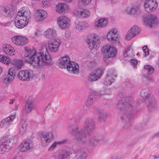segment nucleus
<instances>
[{"instance_id": "53", "label": "nucleus", "mask_w": 159, "mask_h": 159, "mask_svg": "<svg viewBox=\"0 0 159 159\" xmlns=\"http://www.w3.org/2000/svg\"><path fill=\"white\" fill-rule=\"evenodd\" d=\"M131 48V47L130 46H128L126 48H125V50L124 51V55L125 57H127L128 55L127 54L128 52L130 51Z\"/></svg>"}, {"instance_id": "12", "label": "nucleus", "mask_w": 159, "mask_h": 159, "mask_svg": "<svg viewBox=\"0 0 159 159\" xmlns=\"http://www.w3.org/2000/svg\"><path fill=\"white\" fill-rule=\"evenodd\" d=\"M143 6L145 10L148 12L155 10L157 4L156 0H146Z\"/></svg>"}, {"instance_id": "9", "label": "nucleus", "mask_w": 159, "mask_h": 159, "mask_svg": "<svg viewBox=\"0 0 159 159\" xmlns=\"http://www.w3.org/2000/svg\"><path fill=\"white\" fill-rule=\"evenodd\" d=\"M57 21L59 27L62 29H67L70 26V21L67 16H61L57 19Z\"/></svg>"}, {"instance_id": "45", "label": "nucleus", "mask_w": 159, "mask_h": 159, "mask_svg": "<svg viewBox=\"0 0 159 159\" xmlns=\"http://www.w3.org/2000/svg\"><path fill=\"white\" fill-rule=\"evenodd\" d=\"M10 10L8 8H4L2 10V13L3 15L8 16H10Z\"/></svg>"}, {"instance_id": "29", "label": "nucleus", "mask_w": 159, "mask_h": 159, "mask_svg": "<svg viewBox=\"0 0 159 159\" xmlns=\"http://www.w3.org/2000/svg\"><path fill=\"white\" fill-rule=\"evenodd\" d=\"M2 48L4 52L7 55H13L15 54V50L13 47L10 45L4 44Z\"/></svg>"}, {"instance_id": "59", "label": "nucleus", "mask_w": 159, "mask_h": 159, "mask_svg": "<svg viewBox=\"0 0 159 159\" xmlns=\"http://www.w3.org/2000/svg\"><path fill=\"white\" fill-rule=\"evenodd\" d=\"M120 158L118 156H115L112 157L111 159H120Z\"/></svg>"}, {"instance_id": "31", "label": "nucleus", "mask_w": 159, "mask_h": 159, "mask_svg": "<svg viewBox=\"0 0 159 159\" xmlns=\"http://www.w3.org/2000/svg\"><path fill=\"white\" fill-rule=\"evenodd\" d=\"M75 27L77 30H85L88 27V24L85 21L79 22L75 24Z\"/></svg>"}, {"instance_id": "27", "label": "nucleus", "mask_w": 159, "mask_h": 159, "mask_svg": "<svg viewBox=\"0 0 159 159\" xmlns=\"http://www.w3.org/2000/svg\"><path fill=\"white\" fill-rule=\"evenodd\" d=\"M56 31L53 28H49L47 30L43 33V36L47 39H51L57 35Z\"/></svg>"}, {"instance_id": "28", "label": "nucleus", "mask_w": 159, "mask_h": 159, "mask_svg": "<svg viewBox=\"0 0 159 159\" xmlns=\"http://www.w3.org/2000/svg\"><path fill=\"white\" fill-rule=\"evenodd\" d=\"M116 74L114 72H111V71L108 72V75L104 80V84L106 85L111 84L114 81L116 77Z\"/></svg>"}, {"instance_id": "64", "label": "nucleus", "mask_w": 159, "mask_h": 159, "mask_svg": "<svg viewBox=\"0 0 159 159\" xmlns=\"http://www.w3.org/2000/svg\"><path fill=\"white\" fill-rule=\"evenodd\" d=\"M111 1V2H116V1L117 0H110Z\"/></svg>"}, {"instance_id": "15", "label": "nucleus", "mask_w": 159, "mask_h": 159, "mask_svg": "<svg viewBox=\"0 0 159 159\" xmlns=\"http://www.w3.org/2000/svg\"><path fill=\"white\" fill-rule=\"evenodd\" d=\"M16 26L19 29H22L25 27L28 23V21L24 19L22 17L17 15L14 20Z\"/></svg>"}, {"instance_id": "46", "label": "nucleus", "mask_w": 159, "mask_h": 159, "mask_svg": "<svg viewBox=\"0 0 159 159\" xmlns=\"http://www.w3.org/2000/svg\"><path fill=\"white\" fill-rule=\"evenodd\" d=\"M93 72L96 75H98V77L99 78L102 75L103 73V70L101 68H98L95 70Z\"/></svg>"}, {"instance_id": "58", "label": "nucleus", "mask_w": 159, "mask_h": 159, "mask_svg": "<svg viewBox=\"0 0 159 159\" xmlns=\"http://www.w3.org/2000/svg\"><path fill=\"white\" fill-rule=\"evenodd\" d=\"M153 159H157L159 158V154H157L153 156Z\"/></svg>"}, {"instance_id": "4", "label": "nucleus", "mask_w": 159, "mask_h": 159, "mask_svg": "<svg viewBox=\"0 0 159 159\" xmlns=\"http://www.w3.org/2000/svg\"><path fill=\"white\" fill-rule=\"evenodd\" d=\"M102 51L104 56L107 58L114 57L117 54L116 48L109 45L104 46L102 50Z\"/></svg>"}, {"instance_id": "13", "label": "nucleus", "mask_w": 159, "mask_h": 159, "mask_svg": "<svg viewBox=\"0 0 159 159\" xmlns=\"http://www.w3.org/2000/svg\"><path fill=\"white\" fill-rule=\"evenodd\" d=\"M33 74L31 70H22L19 72L17 76L22 81H28L32 77Z\"/></svg>"}, {"instance_id": "14", "label": "nucleus", "mask_w": 159, "mask_h": 159, "mask_svg": "<svg viewBox=\"0 0 159 159\" xmlns=\"http://www.w3.org/2000/svg\"><path fill=\"white\" fill-rule=\"evenodd\" d=\"M126 11L129 14L136 16L140 15L142 13L140 6L139 5H134L131 7H128Z\"/></svg>"}, {"instance_id": "55", "label": "nucleus", "mask_w": 159, "mask_h": 159, "mask_svg": "<svg viewBox=\"0 0 159 159\" xmlns=\"http://www.w3.org/2000/svg\"><path fill=\"white\" fill-rule=\"evenodd\" d=\"M92 0H81L83 3L86 5L89 4Z\"/></svg>"}, {"instance_id": "6", "label": "nucleus", "mask_w": 159, "mask_h": 159, "mask_svg": "<svg viewBox=\"0 0 159 159\" xmlns=\"http://www.w3.org/2000/svg\"><path fill=\"white\" fill-rule=\"evenodd\" d=\"M15 143L13 138L3 139L0 142V153L2 154L7 151L10 146Z\"/></svg>"}, {"instance_id": "22", "label": "nucleus", "mask_w": 159, "mask_h": 159, "mask_svg": "<svg viewBox=\"0 0 159 159\" xmlns=\"http://www.w3.org/2000/svg\"><path fill=\"white\" fill-rule=\"evenodd\" d=\"M36 106L34 100L31 97H30L27 100L25 104V110L26 113H30L33 110L35 109Z\"/></svg>"}, {"instance_id": "60", "label": "nucleus", "mask_w": 159, "mask_h": 159, "mask_svg": "<svg viewBox=\"0 0 159 159\" xmlns=\"http://www.w3.org/2000/svg\"><path fill=\"white\" fill-rule=\"evenodd\" d=\"M154 138H157L159 137V131L153 135Z\"/></svg>"}, {"instance_id": "41", "label": "nucleus", "mask_w": 159, "mask_h": 159, "mask_svg": "<svg viewBox=\"0 0 159 159\" xmlns=\"http://www.w3.org/2000/svg\"><path fill=\"white\" fill-rule=\"evenodd\" d=\"M129 30L134 36L138 34L140 32V29L136 25H134Z\"/></svg>"}, {"instance_id": "10", "label": "nucleus", "mask_w": 159, "mask_h": 159, "mask_svg": "<svg viewBox=\"0 0 159 159\" xmlns=\"http://www.w3.org/2000/svg\"><path fill=\"white\" fill-rule=\"evenodd\" d=\"M53 135L51 132L46 133L42 135L41 139V145L45 147L48 145L52 140Z\"/></svg>"}, {"instance_id": "2", "label": "nucleus", "mask_w": 159, "mask_h": 159, "mask_svg": "<svg viewBox=\"0 0 159 159\" xmlns=\"http://www.w3.org/2000/svg\"><path fill=\"white\" fill-rule=\"evenodd\" d=\"M67 128L70 133L74 135L75 138L80 145L84 147H87L89 145L95 146L101 141L100 137L93 135L86 136L84 129H80L78 125L74 126L73 125H70Z\"/></svg>"}, {"instance_id": "34", "label": "nucleus", "mask_w": 159, "mask_h": 159, "mask_svg": "<svg viewBox=\"0 0 159 159\" xmlns=\"http://www.w3.org/2000/svg\"><path fill=\"white\" fill-rule=\"evenodd\" d=\"M67 141V140L64 139L62 140L58 141H56L53 142L48 148V151L49 152L53 151L56 148L61 145L64 144Z\"/></svg>"}, {"instance_id": "24", "label": "nucleus", "mask_w": 159, "mask_h": 159, "mask_svg": "<svg viewBox=\"0 0 159 159\" xmlns=\"http://www.w3.org/2000/svg\"><path fill=\"white\" fill-rule=\"evenodd\" d=\"M66 68L70 73L75 74L78 72L79 66L77 63L71 61Z\"/></svg>"}, {"instance_id": "44", "label": "nucleus", "mask_w": 159, "mask_h": 159, "mask_svg": "<svg viewBox=\"0 0 159 159\" xmlns=\"http://www.w3.org/2000/svg\"><path fill=\"white\" fill-rule=\"evenodd\" d=\"M94 101L93 98L88 97L86 101V106L88 107L91 106L94 102Z\"/></svg>"}, {"instance_id": "47", "label": "nucleus", "mask_w": 159, "mask_h": 159, "mask_svg": "<svg viewBox=\"0 0 159 159\" xmlns=\"http://www.w3.org/2000/svg\"><path fill=\"white\" fill-rule=\"evenodd\" d=\"M134 37V35L129 30L125 36V39L127 40H129Z\"/></svg>"}, {"instance_id": "17", "label": "nucleus", "mask_w": 159, "mask_h": 159, "mask_svg": "<svg viewBox=\"0 0 159 159\" xmlns=\"http://www.w3.org/2000/svg\"><path fill=\"white\" fill-rule=\"evenodd\" d=\"M85 131L87 133H90L93 131L95 129V125L93 120L87 119L84 122Z\"/></svg>"}, {"instance_id": "49", "label": "nucleus", "mask_w": 159, "mask_h": 159, "mask_svg": "<svg viewBox=\"0 0 159 159\" xmlns=\"http://www.w3.org/2000/svg\"><path fill=\"white\" fill-rule=\"evenodd\" d=\"M52 0H43L42 3L45 7L49 6L52 2Z\"/></svg>"}, {"instance_id": "42", "label": "nucleus", "mask_w": 159, "mask_h": 159, "mask_svg": "<svg viewBox=\"0 0 159 159\" xmlns=\"http://www.w3.org/2000/svg\"><path fill=\"white\" fill-rule=\"evenodd\" d=\"M98 76V75H96L93 72L89 75L88 80L90 81H96L99 79Z\"/></svg>"}, {"instance_id": "62", "label": "nucleus", "mask_w": 159, "mask_h": 159, "mask_svg": "<svg viewBox=\"0 0 159 159\" xmlns=\"http://www.w3.org/2000/svg\"><path fill=\"white\" fill-rule=\"evenodd\" d=\"M14 99H11L10 100L9 104H12L13 103Z\"/></svg>"}, {"instance_id": "54", "label": "nucleus", "mask_w": 159, "mask_h": 159, "mask_svg": "<svg viewBox=\"0 0 159 159\" xmlns=\"http://www.w3.org/2000/svg\"><path fill=\"white\" fill-rule=\"evenodd\" d=\"M130 63L134 67L136 66V64L138 63L137 60L135 59H133L131 60L130 61Z\"/></svg>"}, {"instance_id": "18", "label": "nucleus", "mask_w": 159, "mask_h": 159, "mask_svg": "<svg viewBox=\"0 0 159 159\" xmlns=\"http://www.w3.org/2000/svg\"><path fill=\"white\" fill-rule=\"evenodd\" d=\"M17 15L22 17L24 19H26L27 21H29L31 14L29 8L25 7H22L19 10Z\"/></svg>"}, {"instance_id": "51", "label": "nucleus", "mask_w": 159, "mask_h": 159, "mask_svg": "<svg viewBox=\"0 0 159 159\" xmlns=\"http://www.w3.org/2000/svg\"><path fill=\"white\" fill-rule=\"evenodd\" d=\"M98 93H100V92L96 93L95 91H92L90 92L89 97L93 98V99H95V96L97 95L99 97V95H98Z\"/></svg>"}, {"instance_id": "36", "label": "nucleus", "mask_w": 159, "mask_h": 159, "mask_svg": "<svg viewBox=\"0 0 159 159\" xmlns=\"http://www.w3.org/2000/svg\"><path fill=\"white\" fill-rule=\"evenodd\" d=\"M150 93V90L148 88L143 89L141 90L140 94L142 97L147 100L149 98Z\"/></svg>"}, {"instance_id": "20", "label": "nucleus", "mask_w": 159, "mask_h": 159, "mask_svg": "<svg viewBox=\"0 0 159 159\" xmlns=\"http://www.w3.org/2000/svg\"><path fill=\"white\" fill-rule=\"evenodd\" d=\"M15 70L14 68H11L9 70L7 74L4 76L3 81L5 83L8 84L12 81L14 79Z\"/></svg>"}, {"instance_id": "33", "label": "nucleus", "mask_w": 159, "mask_h": 159, "mask_svg": "<svg viewBox=\"0 0 159 159\" xmlns=\"http://www.w3.org/2000/svg\"><path fill=\"white\" fill-rule=\"evenodd\" d=\"M107 18H101L98 20L94 24L96 28H99L105 27L107 23Z\"/></svg>"}, {"instance_id": "32", "label": "nucleus", "mask_w": 159, "mask_h": 159, "mask_svg": "<svg viewBox=\"0 0 159 159\" xmlns=\"http://www.w3.org/2000/svg\"><path fill=\"white\" fill-rule=\"evenodd\" d=\"M146 102L149 110L153 111L157 109V106L153 98H151L150 99H148L146 101Z\"/></svg>"}, {"instance_id": "16", "label": "nucleus", "mask_w": 159, "mask_h": 159, "mask_svg": "<svg viewBox=\"0 0 159 159\" xmlns=\"http://www.w3.org/2000/svg\"><path fill=\"white\" fill-rule=\"evenodd\" d=\"M12 41L13 43L19 46H23L26 44L28 42L27 39L20 36H15L12 38Z\"/></svg>"}, {"instance_id": "56", "label": "nucleus", "mask_w": 159, "mask_h": 159, "mask_svg": "<svg viewBox=\"0 0 159 159\" xmlns=\"http://www.w3.org/2000/svg\"><path fill=\"white\" fill-rule=\"evenodd\" d=\"M34 35L36 37L39 36L41 35V32L40 30L37 31L35 33Z\"/></svg>"}, {"instance_id": "25", "label": "nucleus", "mask_w": 159, "mask_h": 159, "mask_svg": "<svg viewBox=\"0 0 159 159\" xmlns=\"http://www.w3.org/2000/svg\"><path fill=\"white\" fill-rule=\"evenodd\" d=\"M48 16L46 12L43 10H38L35 15V19L37 21H43Z\"/></svg>"}, {"instance_id": "37", "label": "nucleus", "mask_w": 159, "mask_h": 159, "mask_svg": "<svg viewBox=\"0 0 159 159\" xmlns=\"http://www.w3.org/2000/svg\"><path fill=\"white\" fill-rule=\"evenodd\" d=\"M11 63L17 69H20L23 66L24 62L22 60L15 59L12 61Z\"/></svg>"}, {"instance_id": "38", "label": "nucleus", "mask_w": 159, "mask_h": 159, "mask_svg": "<svg viewBox=\"0 0 159 159\" xmlns=\"http://www.w3.org/2000/svg\"><path fill=\"white\" fill-rule=\"evenodd\" d=\"M98 118L100 121H105L108 118V115L103 111L101 110L99 112Z\"/></svg>"}, {"instance_id": "8", "label": "nucleus", "mask_w": 159, "mask_h": 159, "mask_svg": "<svg viewBox=\"0 0 159 159\" xmlns=\"http://www.w3.org/2000/svg\"><path fill=\"white\" fill-rule=\"evenodd\" d=\"M61 44V40L58 38H55L53 41L48 43V50L52 52L55 53L58 51Z\"/></svg>"}, {"instance_id": "52", "label": "nucleus", "mask_w": 159, "mask_h": 159, "mask_svg": "<svg viewBox=\"0 0 159 159\" xmlns=\"http://www.w3.org/2000/svg\"><path fill=\"white\" fill-rule=\"evenodd\" d=\"M143 50L144 53V56L145 57L149 55V50L146 46H144L143 47Z\"/></svg>"}, {"instance_id": "48", "label": "nucleus", "mask_w": 159, "mask_h": 159, "mask_svg": "<svg viewBox=\"0 0 159 159\" xmlns=\"http://www.w3.org/2000/svg\"><path fill=\"white\" fill-rule=\"evenodd\" d=\"M105 91L106 92H104L101 90L100 93H98V95H99V96H101L103 95H108L110 94L111 91L109 89H107Z\"/></svg>"}, {"instance_id": "19", "label": "nucleus", "mask_w": 159, "mask_h": 159, "mask_svg": "<svg viewBox=\"0 0 159 159\" xmlns=\"http://www.w3.org/2000/svg\"><path fill=\"white\" fill-rule=\"evenodd\" d=\"M71 61L69 57L66 56L60 57L59 59L58 64L61 68H66Z\"/></svg>"}, {"instance_id": "5", "label": "nucleus", "mask_w": 159, "mask_h": 159, "mask_svg": "<svg viewBox=\"0 0 159 159\" xmlns=\"http://www.w3.org/2000/svg\"><path fill=\"white\" fill-rule=\"evenodd\" d=\"M108 40L114 44H118L119 43V37L118 32L116 28H112L109 31L107 35Z\"/></svg>"}, {"instance_id": "43", "label": "nucleus", "mask_w": 159, "mask_h": 159, "mask_svg": "<svg viewBox=\"0 0 159 159\" xmlns=\"http://www.w3.org/2000/svg\"><path fill=\"white\" fill-rule=\"evenodd\" d=\"M144 68L149 74H151L153 72V68L151 65H146L144 66Z\"/></svg>"}, {"instance_id": "40", "label": "nucleus", "mask_w": 159, "mask_h": 159, "mask_svg": "<svg viewBox=\"0 0 159 159\" xmlns=\"http://www.w3.org/2000/svg\"><path fill=\"white\" fill-rule=\"evenodd\" d=\"M0 61L4 64L8 65L11 62V59L9 57L3 55H0Z\"/></svg>"}, {"instance_id": "63", "label": "nucleus", "mask_w": 159, "mask_h": 159, "mask_svg": "<svg viewBox=\"0 0 159 159\" xmlns=\"http://www.w3.org/2000/svg\"><path fill=\"white\" fill-rule=\"evenodd\" d=\"M18 2V0H13V3L16 4Z\"/></svg>"}, {"instance_id": "50", "label": "nucleus", "mask_w": 159, "mask_h": 159, "mask_svg": "<svg viewBox=\"0 0 159 159\" xmlns=\"http://www.w3.org/2000/svg\"><path fill=\"white\" fill-rule=\"evenodd\" d=\"M8 127V126L6 123V122L5 121L4 119L0 122V127L6 128H7Z\"/></svg>"}, {"instance_id": "30", "label": "nucleus", "mask_w": 159, "mask_h": 159, "mask_svg": "<svg viewBox=\"0 0 159 159\" xmlns=\"http://www.w3.org/2000/svg\"><path fill=\"white\" fill-rule=\"evenodd\" d=\"M70 156V153L66 151H61L59 152L58 156L53 153V156L55 159H67Z\"/></svg>"}, {"instance_id": "35", "label": "nucleus", "mask_w": 159, "mask_h": 159, "mask_svg": "<svg viewBox=\"0 0 159 159\" xmlns=\"http://www.w3.org/2000/svg\"><path fill=\"white\" fill-rule=\"evenodd\" d=\"M26 120L25 119H22L19 125V134L22 135L26 132Z\"/></svg>"}, {"instance_id": "21", "label": "nucleus", "mask_w": 159, "mask_h": 159, "mask_svg": "<svg viewBox=\"0 0 159 159\" xmlns=\"http://www.w3.org/2000/svg\"><path fill=\"white\" fill-rule=\"evenodd\" d=\"M145 24L149 26H152L157 24V20L155 16L150 15L145 17L144 20Z\"/></svg>"}, {"instance_id": "7", "label": "nucleus", "mask_w": 159, "mask_h": 159, "mask_svg": "<svg viewBox=\"0 0 159 159\" xmlns=\"http://www.w3.org/2000/svg\"><path fill=\"white\" fill-rule=\"evenodd\" d=\"M88 46L91 50L96 49L100 46V41L99 37L94 35H92L87 41Z\"/></svg>"}, {"instance_id": "61", "label": "nucleus", "mask_w": 159, "mask_h": 159, "mask_svg": "<svg viewBox=\"0 0 159 159\" xmlns=\"http://www.w3.org/2000/svg\"><path fill=\"white\" fill-rule=\"evenodd\" d=\"M63 38H64L66 39L67 38L69 37V35L67 34L66 33H65L64 34L63 36Z\"/></svg>"}, {"instance_id": "23", "label": "nucleus", "mask_w": 159, "mask_h": 159, "mask_svg": "<svg viewBox=\"0 0 159 159\" xmlns=\"http://www.w3.org/2000/svg\"><path fill=\"white\" fill-rule=\"evenodd\" d=\"M56 7V11L59 13L69 12L70 10L69 6L66 3H58Z\"/></svg>"}, {"instance_id": "11", "label": "nucleus", "mask_w": 159, "mask_h": 159, "mask_svg": "<svg viewBox=\"0 0 159 159\" xmlns=\"http://www.w3.org/2000/svg\"><path fill=\"white\" fill-rule=\"evenodd\" d=\"M33 144L30 140L25 139L22 141L19 146V149L21 152H27L31 149Z\"/></svg>"}, {"instance_id": "57", "label": "nucleus", "mask_w": 159, "mask_h": 159, "mask_svg": "<svg viewBox=\"0 0 159 159\" xmlns=\"http://www.w3.org/2000/svg\"><path fill=\"white\" fill-rule=\"evenodd\" d=\"M18 105H15L13 107V111H16L17 110L18 107Z\"/></svg>"}, {"instance_id": "26", "label": "nucleus", "mask_w": 159, "mask_h": 159, "mask_svg": "<svg viewBox=\"0 0 159 159\" xmlns=\"http://www.w3.org/2000/svg\"><path fill=\"white\" fill-rule=\"evenodd\" d=\"M75 14L78 16H82L84 17H88L90 15V12L89 10L78 8L74 11Z\"/></svg>"}, {"instance_id": "3", "label": "nucleus", "mask_w": 159, "mask_h": 159, "mask_svg": "<svg viewBox=\"0 0 159 159\" xmlns=\"http://www.w3.org/2000/svg\"><path fill=\"white\" fill-rule=\"evenodd\" d=\"M125 100V102H123V104L121 102H119L117 107L119 109H122L126 106L128 108V112L123 114L121 118L122 126L124 128H127L129 127L132 124L133 115L136 111L137 105L132 98L128 97L126 98Z\"/></svg>"}, {"instance_id": "1", "label": "nucleus", "mask_w": 159, "mask_h": 159, "mask_svg": "<svg viewBox=\"0 0 159 159\" xmlns=\"http://www.w3.org/2000/svg\"><path fill=\"white\" fill-rule=\"evenodd\" d=\"M25 59L35 67L41 68L51 65V56L45 47H42L39 52L34 49L28 50Z\"/></svg>"}, {"instance_id": "39", "label": "nucleus", "mask_w": 159, "mask_h": 159, "mask_svg": "<svg viewBox=\"0 0 159 159\" xmlns=\"http://www.w3.org/2000/svg\"><path fill=\"white\" fill-rule=\"evenodd\" d=\"M16 117V115L15 113H12L9 116L4 119V120L6 122V123L9 126L13 120Z\"/></svg>"}]
</instances>
